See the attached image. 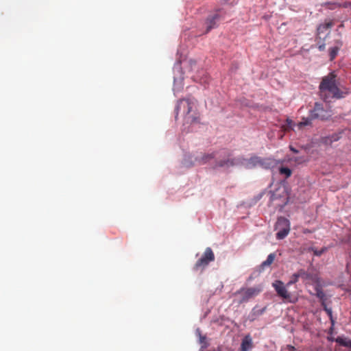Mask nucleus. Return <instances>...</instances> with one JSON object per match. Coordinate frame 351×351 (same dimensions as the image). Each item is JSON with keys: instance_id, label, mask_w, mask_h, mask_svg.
<instances>
[{"instance_id": "1", "label": "nucleus", "mask_w": 351, "mask_h": 351, "mask_svg": "<svg viewBox=\"0 0 351 351\" xmlns=\"http://www.w3.org/2000/svg\"><path fill=\"white\" fill-rule=\"evenodd\" d=\"M337 77L335 71H332L322 80L319 88L321 96L325 101H327L329 97L341 99L347 94V92L339 88Z\"/></svg>"}, {"instance_id": "2", "label": "nucleus", "mask_w": 351, "mask_h": 351, "mask_svg": "<svg viewBox=\"0 0 351 351\" xmlns=\"http://www.w3.org/2000/svg\"><path fill=\"white\" fill-rule=\"evenodd\" d=\"M221 156L226 159L220 160L217 162V167H220V168L228 169L234 166L245 165L247 168L251 169L257 165H263L262 159L256 156H252L247 160L241 156L234 158L230 152L223 151Z\"/></svg>"}, {"instance_id": "3", "label": "nucleus", "mask_w": 351, "mask_h": 351, "mask_svg": "<svg viewBox=\"0 0 351 351\" xmlns=\"http://www.w3.org/2000/svg\"><path fill=\"white\" fill-rule=\"evenodd\" d=\"M195 106L194 101L189 99H180L176 107V119L179 114L184 117L185 123H193L197 121L196 112L193 110Z\"/></svg>"}, {"instance_id": "4", "label": "nucleus", "mask_w": 351, "mask_h": 351, "mask_svg": "<svg viewBox=\"0 0 351 351\" xmlns=\"http://www.w3.org/2000/svg\"><path fill=\"white\" fill-rule=\"evenodd\" d=\"M311 118L326 121L329 119L332 115V110L330 108L324 106L323 104L316 102L312 110H310Z\"/></svg>"}, {"instance_id": "5", "label": "nucleus", "mask_w": 351, "mask_h": 351, "mask_svg": "<svg viewBox=\"0 0 351 351\" xmlns=\"http://www.w3.org/2000/svg\"><path fill=\"white\" fill-rule=\"evenodd\" d=\"M223 151H227L226 149H223L219 152H213L210 154H200V155L197 156L195 158V160L193 162V165H204L208 162H210L212 159L216 158L215 165L214 168H217V162L225 159L223 156H221V152Z\"/></svg>"}, {"instance_id": "6", "label": "nucleus", "mask_w": 351, "mask_h": 351, "mask_svg": "<svg viewBox=\"0 0 351 351\" xmlns=\"http://www.w3.org/2000/svg\"><path fill=\"white\" fill-rule=\"evenodd\" d=\"M215 255L210 247H207L202 257L193 267L195 271H202L210 262L214 261Z\"/></svg>"}, {"instance_id": "7", "label": "nucleus", "mask_w": 351, "mask_h": 351, "mask_svg": "<svg viewBox=\"0 0 351 351\" xmlns=\"http://www.w3.org/2000/svg\"><path fill=\"white\" fill-rule=\"evenodd\" d=\"M262 290L263 289L261 286L249 288H242L237 291L235 293V295H241V300L239 301V303H243L247 302L250 299L258 295L262 291Z\"/></svg>"}, {"instance_id": "8", "label": "nucleus", "mask_w": 351, "mask_h": 351, "mask_svg": "<svg viewBox=\"0 0 351 351\" xmlns=\"http://www.w3.org/2000/svg\"><path fill=\"white\" fill-rule=\"evenodd\" d=\"M275 230L277 231L276 239L279 240L283 239L289 233V221H276Z\"/></svg>"}, {"instance_id": "9", "label": "nucleus", "mask_w": 351, "mask_h": 351, "mask_svg": "<svg viewBox=\"0 0 351 351\" xmlns=\"http://www.w3.org/2000/svg\"><path fill=\"white\" fill-rule=\"evenodd\" d=\"M272 286L279 297L286 300H290L291 294L287 290L289 286H287V284L285 285L281 280H276L273 282Z\"/></svg>"}, {"instance_id": "10", "label": "nucleus", "mask_w": 351, "mask_h": 351, "mask_svg": "<svg viewBox=\"0 0 351 351\" xmlns=\"http://www.w3.org/2000/svg\"><path fill=\"white\" fill-rule=\"evenodd\" d=\"M220 16L219 14H214L208 16L206 21V32L217 27V22L219 21Z\"/></svg>"}, {"instance_id": "11", "label": "nucleus", "mask_w": 351, "mask_h": 351, "mask_svg": "<svg viewBox=\"0 0 351 351\" xmlns=\"http://www.w3.org/2000/svg\"><path fill=\"white\" fill-rule=\"evenodd\" d=\"M252 348V340L250 335L245 336L241 344V351H249Z\"/></svg>"}, {"instance_id": "12", "label": "nucleus", "mask_w": 351, "mask_h": 351, "mask_svg": "<svg viewBox=\"0 0 351 351\" xmlns=\"http://www.w3.org/2000/svg\"><path fill=\"white\" fill-rule=\"evenodd\" d=\"M265 311H266L265 306L263 308H259L257 306H255L254 308H253V309L252 310V312L250 313L251 320L253 321V320L256 319L258 317L263 315Z\"/></svg>"}, {"instance_id": "13", "label": "nucleus", "mask_w": 351, "mask_h": 351, "mask_svg": "<svg viewBox=\"0 0 351 351\" xmlns=\"http://www.w3.org/2000/svg\"><path fill=\"white\" fill-rule=\"evenodd\" d=\"M350 5V3H348V2H345L341 4L338 2L328 1V2H326L324 3V5L326 6L330 10H335V8H341V7L348 8Z\"/></svg>"}, {"instance_id": "14", "label": "nucleus", "mask_w": 351, "mask_h": 351, "mask_svg": "<svg viewBox=\"0 0 351 351\" xmlns=\"http://www.w3.org/2000/svg\"><path fill=\"white\" fill-rule=\"evenodd\" d=\"M333 26V22L332 21H329L325 22L323 24H320L317 27V32L319 34L323 33L324 31L331 28Z\"/></svg>"}, {"instance_id": "15", "label": "nucleus", "mask_w": 351, "mask_h": 351, "mask_svg": "<svg viewBox=\"0 0 351 351\" xmlns=\"http://www.w3.org/2000/svg\"><path fill=\"white\" fill-rule=\"evenodd\" d=\"M314 118H311V112L309 111V115L308 117H303L302 121L298 123V126L300 128H302L306 125H311L312 124V121L314 120Z\"/></svg>"}, {"instance_id": "16", "label": "nucleus", "mask_w": 351, "mask_h": 351, "mask_svg": "<svg viewBox=\"0 0 351 351\" xmlns=\"http://www.w3.org/2000/svg\"><path fill=\"white\" fill-rule=\"evenodd\" d=\"M275 258H276V254L274 253L269 254L268 255L267 259L262 263L261 266L263 267H266L270 266L273 263Z\"/></svg>"}, {"instance_id": "17", "label": "nucleus", "mask_w": 351, "mask_h": 351, "mask_svg": "<svg viewBox=\"0 0 351 351\" xmlns=\"http://www.w3.org/2000/svg\"><path fill=\"white\" fill-rule=\"evenodd\" d=\"M336 341L341 346H346L348 348H351V340L350 339L338 337L336 339Z\"/></svg>"}, {"instance_id": "18", "label": "nucleus", "mask_w": 351, "mask_h": 351, "mask_svg": "<svg viewBox=\"0 0 351 351\" xmlns=\"http://www.w3.org/2000/svg\"><path fill=\"white\" fill-rule=\"evenodd\" d=\"M279 173L281 175H285V178H289L291 176L292 171L289 168H288V167H280L279 168Z\"/></svg>"}, {"instance_id": "19", "label": "nucleus", "mask_w": 351, "mask_h": 351, "mask_svg": "<svg viewBox=\"0 0 351 351\" xmlns=\"http://www.w3.org/2000/svg\"><path fill=\"white\" fill-rule=\"evenodd\" d=\"M316 291V296L321 300L322 305H324L326 300V295L324 292L321 289H317Z\"/></svg>"}, {"instance_id": "20", "label": "nucleus", "mask_w": 351, "mask_h": 351, "mask_svg": "<svg viewBox=\"0 0 351 351\" xmlns=\"http://www.w3.org/2000/svg\"><path fill=\"white\" fill-rule=\"evenodd\" d=\"M339 48L338 47H334L329 49V56L330 60H333L336 58L339 52Z\"/></svg>"}, {"instance_id": "21", "label": "nucleus", "mask_w": 351, "mask_h": 351, "mask_svg": "<svg viewBox=\"0 0 351 351\" xmlns=\"http://www.w3.org/2000/svg\"><path fill=\"white\" fill-rule=\"evenodd\" d=\"M299 278L300 276L298 271L297 273L293 274L291 277V280L287 283V285L291 286V285L296 283L298 281Z\"/></svg>"}, {"instance_id": "22", "label": "nucleus", "mask_w": 351, "mask_h": 351, "mask_svg": "<svg viewBox=\"0 0 351 351\" xmlns=\"http://www.w3.org/2000/svg\"><path fill=\"white\" fill-rule=\"evenodd\" d=\"M321 143L326 145H330L332 143L331 138L328 136H324L321 138Z\"/></svg>"}, {"instance_id": "23", "label": "nucleus", "mask_w": 351, "mask_h": 351, "mask_svg": "<svg viewBox=\"0 0 351 351\" xmlns=\"http://www.w3.org/2000/svg\"><path fill=\"white\" fill-rule=\"evenodd\" d=\"M298 274H299V276H300V278H302V279H308L309 278V274L307 273L306 271H305L304 269H300L298 271Z\"/></svg>"}, {"instance_id": "24", "label": "nucleus", "mask_w": 351, "mask_h": 351, "mask_svg": "<svg viewBox=\"0 0 351 351\" xmlns=\"http://www.w3.org/2000/svg\"><path fill=\"white\" fill-rule=\"evenodd\" d=\"M329 136L331 138L332 141L333 143V142L337 141L338 140L340 139V138H341V133H335V134H332V135H330Z\"/></svg>"}, {"instance_id": "25", "label": "nucleus", "mask_w": 351, "mask_h": 351, "mask_svg": "<svg viewBox=\"0 0 351 351\" xmlns=\"http://www.w3.org/2000/svg\"><path fill=\"white\" fill-rule=\"evenodd\" d=\"M322 306L324 307V310L326 311V312L327 313V314H328L330 317H332V310H331V308H328L326 307V304H325V303H324V305H322Z\"/></svg>"}, {"instance_id": "26", "label": "nucleus", "mask_w": 351, "mask_h": 351, "mask_svg": "<svg viewBox=\"0 0 351 351\" xmlns=\"http://www.w3.org/2000/svg\"><path fill=\"white\" fill-rule=\"evenodd\" d=\"M285 349L287 350L288 351H296L295 348L291 345H287Z\"/></svg>"}, {"instance_id": "27", "label": "nucleus", "mask_w": 351, "mask_h": 351, "mask_svg": "<svg viewBox=\"0 0 351 351\" xmlns=\"http://www.w3.org/2000/svg\"><path fill=\"white\" fill-rule=\"evenodd\" d=\"M325 48H326V45L324 43L322 44V45H319L318 46V49L320 51H324L325 50Z\"/></svg>"}, {"instance_id": "28", "label": "nucleus", "mask_w": 351, "mask_h": 351, "mask_svg": "<svg viewBox=\"0 0 351 351\" xmlns=\"http://www.w3.org/2000/svg\"><path fill=\"white\" fill-rule=\"evenodd\" d=\"M324 252V250H315L314 251V254L316 255V256H320Z\"/></svg>"}, {"instance_id": "29", "label": "nucleus", "mask_w": 351, "mask_h": 351, "mask_svg": "<svg viewBox=\"0 0 351 351\" xmlns=\"http://www.w3.org/2000/svg\"><path fill=\"white\" fill-rule=\"evenodd\" d=\"M290 149L294 153H298V150H296L295 148L292 147H290Z\"/></svg>"}, {"instance_id": "30", "label": "nucleus", "mask_w": 351, "mask_h": 351, "mask_svg": "<svg viewBox=\"0 0 351 351\" xmlns=\"http://www.w3.org/2000/svg\"><path fill=\"white\" fill-rule=\"evenodd\" d=\"M278 219L281 220V219H285V218H282V217H280V218H278Z\"/></svg>"}]
</instances>
